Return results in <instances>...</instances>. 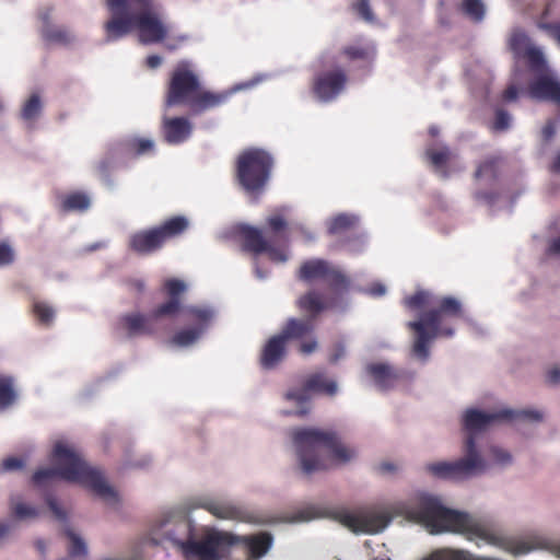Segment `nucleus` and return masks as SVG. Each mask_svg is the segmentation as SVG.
I'll return each mask as SVG.
<instances>
[{"mask_svg":"<svg viewBox=\"0 0 560 560\" xmlns=\"http://www.w3.org/2000/svg\"><path fill=\"white\" fill-rule=\"evenodd\" d=\"M393 510L407 520L423 525L431 534L457 533L468 540L480 539L486 544L503 547L514 555H525L533 549L526 541L505 538L469 514L444 506L433 495L417 494L408 501L395 503Z\"/></svg>","mask_w":560,"mask_h":560,"instance_id":"1","label":"nucleus"},{"mask_svg":"<svg viewBox=\"0 0 560 560\" xmlns=\"http://www.w3.org/2000/svg\"><path fill=\"white\" fill-rule=\"evenodd\" d=\"M524 420L538 422L542 420V413L537 410L501 409L497 412H483L477 409H468L463 419L464 429L468 432L465 441L464 458L455 462H440L428 465V470L440 478L465 479L487 468V464L476 448L475 433L483 431L495 421Z\"/></svg>","mask_w":560,"mask_h":560,"instance_id":"2","label":"nucleus"},{"mask_svg":"<svg viewBox=\"0 0 560 560\" xmlns=\"http://www.w3.org/2000/svg\"><path fill=\"white\" fill-rule=\"evenodd\" d=\"M112 19L105 25L106 40H117L136 28L142 44L163 42L168 27L155 0H106Z\"/></svg>","mask_w":560,"mask_h":560,"instance_id":"3","label":"nucleus"},{"mask_svg":"<svg viewBox=\"0 0 560 560\" xmlns=\"http://www.w3.org/2000/svg\"><path fill=\"white\" fill-rule=\"evenodd\" d=\"M292 441L305 475L326 471L337 464H347L357 455L355 450L345 445L332 430L296 429L292 433Z\"/></svg>","mask_w":560,"mask_h":560,"instance_id":"4","label":"nucleus"},{"mask_svg":"<svg viewBox=\"0 0 560 560\" xmlns=\"http://www.w3.org/2000/svg\"><path fill=\"white\" fill-rule=\"evenodd\" d=\"M51 462L54 467L42 468L34 472L32 480L36 486L47 481L61 479L74 482L90 489L104 499H113L116 493L106 482L103 474L91 467L73 447L63 442H57L52 448Z\"/></svg>","mask_w":560,"mask_h":560,"instance_id":"5","label":"nucleus"},{"mask_svg":"<svg viewBox=\"0 0 560 560\" xmlns=\"http://www.w3.org/2000/svg\"><path fill=\"white\" fill-rule=\"evenodd\" d=\"M233 93V90H202L196 66L190 60L182 59L170 73L165 105H188L192 115H199L226 104Z\"/></svg>","mask_w":560,"mask_h":560,"instance_id":"6","label":"nucleus"},{"mask_svg":"<svg viewBox=\"0 0 560 560\" xmlns=\"http://www.w3.org/2000/svg\"><path fill=\"white\" fill-rule=\"evenodd\" d=\"M341 304L342 301L337 296L325 299L318 291L310 290L296 301V306L300 311L305 312L307 317H291L287 319L280 334L288 342L290 340H299V351L304 355H308L318 349V341L314 336L316 317L326 310L337 307L345 310L346 306Z\"/></svg>","mask_w":560,"mask_h":560,"instance_id":"7","label":"nucleus"},{"mask_svg":"<svg viewBox=\"0 0 560 560\" xmlns=\"http://www.w3.org/2000/svg\"><path fill=\"white\" fill-rule=\"evenodd\" d=\"M463 316L462 303L453 296L442 298L436 307L423 313L418 320L409 322L407 327L415 332L412 353L418 359L427 361L430 357V342L436 337H452L454 329L443 326L446 317Z\"/></svg>","mask_w":560,"mask_h":560,"instance_id":"8","label":"nucleus"},{"mask_svg":"<svg viewBox=\"0 0 560 560\" xmlns=\"http://www.w3.org/2000/svg\"><path fill=\"white\" fill-rule=\"evenodd\" d=\"M187 290L183 280L176 278L166 279L163 283V292L168 300L158 305L151 313L130 312L118 318L117 328L126 337L152 336L156 332V320L164 317H174L182 310L180 295Z\"/></svg>","mask_w":560,"mask_h":560,"instance_id":"9","label":"nucleus"},{"mask_svg":"<svg viewBox=\"0 0 560 560\" xmlns=\"http://www.w3.org/2000/svg\"><path fill=\"white\" fill-rule=\"evenodd\" d=\"M273 160L265 150H245L236 161V179L247 192H259L269 180Z\"/></svg>","mask_w":560,"mask_h":560,"instance_id":"10","label":"nucleus"},{"mask_svg":"<svg viewBox=\"0 0 560 560\" xmlns=\"http://www.w3.org/2000/svg\"><path fill=\"white\" fill-rule=\"evenodd\" d=\"M236 541L237 538L229 533L215 532L201 540H194L191 537L186 542H180V549L188 560H220Z\"/></svg>","mask_w":560,"mask_h":560,"instance_id":"11","label":"nucleus"},{"mask_svg":"<svg viewBox=\"0 0 560 560\" xmlns=\"http://www.w3.org/2000/svg\"><path fill=\"white\" fill-rule=\"evenodd\" d=\"M299 278L305 282L324 280L336 293H345L350 288V279L339 268L318 258L304 261Z\"/></svg>","mask_w":560,"mask_h":560,"instance_id":"12","label":"nucleus"},{"mask_svg":"<svg viewBox=\"0 0 560 560\" xmlns=\"http://www.w3.org/2000/svg\"><path fill=\"white\" fill-rule=\"evenodd\" d=\"M179 313H184L189 320L195 323L189 328H184L175 332L170 339V345L185 348L194 345L205 332L214 316V312L209 307L187 306Z\"/></svg>","mask_w":560,"mask_h":560,"instance_id":"13","label":"nucleus"},{"mask_svg":"<svg viewBox=\"0 0 560 560\" xmlns=\"http://www.w3.org/2000/svg\"><path fill=\"white\" fill-rule=\"evenodd\" d=\"M192 524L184 513L171 514L162 518L153 529L152 541L160 544L162 540H170L180 548V542H186L192 537Z\"/></svg>","mask_w":560,"mask_h":560,"instance_id":"14","label":"nucleus"},{"mask_svg":"<svg viewBox=\"0 0 560 560\" xmlns=\"http://www.w3.org/2000/svg\"><path fill=\"white\" fill-rule=\"evenodd\" d=\"M238 235L242 240V249L255 256L266 253L275 262H284L288 255L284 249L276 247L270 240H266L261 231L249 225L238 228Z\"/></svg>","mask_w":560,"mask_h":560,"instance_id":"15","label":"nucleus"},{"mask_svg":"<svg viewBox=\"0 0 560 560\" xmlns=\"http://www.w3.org/2000/svg\"><path fill=\"white\" fill-rule=\"evenodd\" d=\"M348 75L342 68L318 73L313 81V93L322 102L335 100L345 89Z\"/></svg>","mask_w":560,"mask_h":560,"instance_id":"16","label":"nucleus"},{"mask_svg":"<svg viewBox=\"0 0 560 560\" xmlns=\"http://www.w3.org/2000/svg\"><path fill=\"white\" fill-rule=\"evenodd\" d=\"M336 518L352 532L376 533L385 528L389 520L383 514L338 511Z\"/></svg>","mask_w":560,"mask_h":560,"instance_id":"17","label":"nucleus"},{"mask_svg":"<svg viewBox=\"0 0 560 560\" xmlns=\"http://www.w3.org/2000/svg\"><path fill=\"white\" fill-rule=\"evenodd\" d=\"M530 97L560 105V81L550 71L539 73L528 85Z\"/></svg>","mask_w":560,"mask_h":560,"instance_id":"18","label":"nucleus"},{"mask_svg":"<svg viewBox=\"0 0 560 560\" xmlns=\"http://www.w3.org/2000/svg\"><path fill=\"white\" fill-rule=\"evenodd\" d=\"M368 375L380 390H389L401 380L402 373L388 363L375 362L365 366Z\"/></svg>","mask_w":560,"mask_h":560,"instance_id":"19","label":"nucleus"},{"mask_svg":"<svg viewBox=\"0 0 560 560\" xmlns=\"http://www.w3.org/2000/svg\"><path fill=\"white\" fill-rule=\"evenodd\" d=\"M288 341L279 332L271 336L262 347L259 363L265 370H272L278 366L287 355Z\"/></svg>","mask_w":560,"mask_h":560,"instance_id":"20","label":"nucleus"},{"mask_svg":"<svg viewBox=\"0 0 560 560\" xmlns=\"http://www.w3.org/2000/svg\"><path fill=\"white\" fill-rule=\"evenodd\" d=\"M164 246L155 226L138 231L129 238V248L139 255H150Z\"/></svg>","mask_w":560,"mask_h":560,"instance_id":"21","label":"nucleus"},{"mask_svg":"<svg viewBox=\"0 0 560 560\" xmlns=\"http://www.w3.org/2000/svg\"><path fill=\"white\" fill-rule=\"evenodd\" d=\"M191 124L185 117L165 118L163 121L164 139L170 144H179L191 135Z\"/></svg>","mask_w":560,"mask_h":560,"instance_id":"22","label":"nucleus"},{"mask_svg":"<svg viewBox=\"0 0 560 560\" xmlns=\"http://www.w3.org/2000/svg\"><path fill=\"white\" fill-rule=\"evenodd\" d=\"M200 506L217 518L233 521L245 518V512L242 509L226 501L205 500Z\"/></svg>","mask_w":560,"mask_h":560,"instance_id":"23","label":"nucleus"},{"mask_svg":"<svg viewBox=\"0 0 560 560\" xmlns=\"http://www.w3.org/2000/svg\"><path fill=\"white\" fill-rule=\"evenodd\" d=\"M189 228V220L185 215H174L161 224L155 225V229L165 245L168 241L182 236Z\"/></svg>","mask_w":560,"mask_h":560,"instance_id":"24","label":"nucleus"},{"mask_svg":"<svg viewBox=\"0 0 560 560\" xmlns=\"http://www.w3.org/2000/svg\"><path fill=\"white\" fill-rule=\"evenodd\" d=\"M122 153L127 158L136 159L154 153V141L149 138L132 137L121 144Z\"/></svg>","mask_w":560,"mask_h":560,"instance_id":"25","label":"nucleus"},{"mask_svg":"<svg viewBox=\"0 0 560 560\" xmlns=\"http://www.w3.org/2000/svg\"><path fill=\"white\" fill-rule=\"evenodd\" d=\"M306 388L311 393L323 394L326 396H335L338 390L336 381L328 378L324 372L310 374L306 378Z\"/></svg>","mask_w":560,"mask_h":560,"instance_id":"26","label":"nucleus"},{"mask_svg":"<svg viewBox=\"0 0 560 560\" xmlns=\"http://www.w3.org/2000/svg\"><path fill=\"white\" fill-rule=\"evenodd\" d=\"M91 206L90 197L83 191H73L61 198V210L63 212H83Z\"/></svg>","mask_w":560,"mask_h":560,"instance_id":"27","label":"nucleus"},{"mask_svg":"<svg viewBox=\"0 0 560 560\" xmlns=\"http://www.w3.org/2000/svg\"><path fill=\"white\" fill-rule=\"evenodd\" d=\"M359 219L352 214L341 213L332 218L328 225V233L330 235H341L343 233L352 232L358 225Z\"/></svg>","mask_w":560,"mask_h":560,"instance_id":"28","label":"nucleus"},{"mask_svg":"<svg viewBox=\"0 0 560 560\" xmlns=\"http://www.w3.org/2000/svg\"><path fill=\"white\" fill-rule=\"evenodd\" d=\"M42 37L47 43L68 45L73 37L70 32L63 27L51 25L46 22L40 31Z\"/></svg>","mask_w":560,"mask_h":560,"instance_id":"29","label":"nucleus"},{"mask_svg":"<svg viewBox=\"0 0 560 560\" xmlns=\"http://www.w3.org/2000/svg\"><path fill=\"white\" fill-rule=\"evenodd\" d=\"M523 57L526 59L528 67L535 77L545 71H550L548 68L544 54L536 47H528Z\"/></svg>","mask_w":560,"mask_h":560,"instance_id":"30","label":"nucleus"},{"mask_svg":"<svg viewBox=\"0 0 560 560\" xmlns=\"http://www.w3.org/2000/svg\"><path fill=\"white\" fill-rule=\"evenodd\" d=\"M271 536L269 534H259L246 538V545L254 558L262 557L271 546Z\"/></svg>","mask_w":560,"mask_h":560,"instance_id":"31","label":"nucleus"},{"mask_svg":"<svg viewBox=\"0 0 560 560\" xmlns=\"http://www.w3.org/2000/svg\"><path fill=\"white\" fill-rule=\"evenodd\" d=\"M268 226L273 233V235L269 238L270 242L275 245L277 242H282L283 244H287L289 242V237L287 233L284 232L287 228L285 220L280 215H273L270 217L267 220Z\"/></svg>","mask_w":560,"mask_h":560,"instance_id":"32","label":"nucleus"},{"mask_svg":"<svg viewBox=\"0 0 560 560\" xmlns=\"http://www.w3.org/2000/svg\"><path fill=\"white\" fill-rule=\"evenodd\" d=\"M32 313L42 325H50L55 318V310L44 301L35 300L32 304Z\"/></svg>","mask_w":560,"mask_h":560,"instance_id":"33","label":"nucleus"},{"mask_svg":"<svg viewBox=\"0 0 560 560\" xmlns=\"http://www.w3.org/2000/svg\"><path fill=\"white\" fill-rule=\"evenodd\" d=\"M42 110L39 95L33 94L23 105L21 116L24 120L31 121L37 118Z\"/></svg>","mask_w":560,"mask_h":560,"instance_id":"34","label":"nucleus"},{"mask_svg":"<svg viewBox=\"0 0 560 560\" xmlns=\"http://www.w3.org/2000/svg\"><path fill=\"white\" fill-rule=\"evenodd\" d=\"M462 11L476 22H480L485 16V5L481 0H464Z\"/></svg>","mask_w":560,"mask_h":560,"instance_id":"35","label":"nucleus"},{"mask_svg":"<svg viewBox=\"0 0 560 560\" xmlns=\"http://www.w3.org/2000/svg\"><path fill=\"white\" fill-rule=\"evenodd\" d=\"M404 304L410 310H420L431 304V294L424 290H418L412 295L404 299Z\"/></svg>","mask_w":560,"mask_h":560,"instance_id":"36","label":"nucleus"},{"mask_svg":"<svg viewBox=\"0 0 560 560\" xmlns=\"http://www.w3.org/2000/svg\"><path fill=\"white\" fill-rule=\"evenodd\" d=\"M425 155L435 168H441L450 161L451 151L447 147H443L441 149H428L425 151Z\"/></svg>","mask_w":560,"mask_h":560,"instance_id":"37","label":"nucleus"},{"mask_svg":"<svg viewBox=\"0 0 560 560\" xmlns=\"http://www.w3.org/2000/svg\"><path fill=\"white\" fill-rule=\"evenodd\" d=\"M498 163L499 160L497 158L485 160L478 165L475 172V178L479 179L487 176L495 179L498 177Z\"/></svg>","mask_w":560,"mask_h":560,"instance_id":"38","label":"nucleus"},{"mask_svg":"<svg viewBox=\"0 0 560 560\" xmlns=\"http://www.w3.org/2000/svg\"><path fill=\"white\" fill-rule=\"evenodd\" d=\"M15 399L13 383L10 377H0V407L11 405Z\"/></svg>","mask_w":560,"mask_h":560,"instance_id":"39","label":"nucleus"},{"mask_svg":"<svg viewBox=\"0 0 560 560\" xmlns=\"http://www.w3.org/2000/svg\"><path fill=\"white\" fill-rule=\"evenodd\" d=\"M67 536L70 540L69 555L72 557H79L86 555V546L84 541L75 535L73 532L68 530Z\"/></svg>","mask_w":560,"mask_h":560,"instance_id":"40","label":"nucleus"},{"mask_svg":"<svg viewBox=\"0 0 560 560\" xmlns=\"http://www.w3.org/2000/svg\"><path fill=\"white\" fill-rule=\"evenodd\" d=\"M114 166V159L110 156H106L102 159L97 165L96 171L101 178L105 182L106 185L112 186L113 179L110 178V171Z\"/></svg>","mask_w":560,"mask_h":560,"instance_id":"41","label":"nucleus"},{"mask_svg":"<svg viewBox=\"0 0 560 560\" xmlns=\"http://www.w3.org/2000/svg\"><path fill=\"white\" fill-rule=\"evenodd\" d=\"M15 261V250L10 243L0 242V267H7Z\"/></svg>","mask_w":560,"mask_h":560,"instance_id":"42","label":"nucleus"},{"mask_svg":"<svg viewBox=\"0 0 560 560\" xmlns=\"http://www.w3.org/2000/svg\"><path fill=\"white\" fill-rule=\"evenodd\" d=\"M511 49L517 55H524L528 46V38L523 33H515L510 39Z\"/></svg>","mask_w":560,"mask_h":560,"instance_id":"43","label":"nucleus"},{"mask_svg":"<svg viewBox=\"0 0 560 560\" xmlns=\"http://www.w3.org/2000/svg\"><path fill=\"white\" fill-rule=\"evenodd\" d=\"M510 124H511L510 114L504 109H501V108L497 109L492 129L494 131H504V130L509 129Z\"/></svg>","mask_w":560,"mask_h":560,"instance_id":"44","label":"nucleus"},{"mask_svg":"<svg viewBox=\"0 0 560 560\" xmlns=\"http://www.w3.org/2000/svg\"><path fill=\"white\" fill-rule=\"evenodd\" d=\"M311 390L306 388V381H304L301 388L290 389L285 394L288 400L295 401L298 404L306 402L310 399Z\"/></svg>","mask_w":560,"mask_h":560,"instance_id":"45","label":"nucleus"},{"mask_svg":"<svg viewBox=\"0 0 560 560\" xmlns=\"http://www.w3.org/2000/svg\"><path fill=\"white\" fill-rule=\"evenodd\" d=\"M342 52L350 60H365L370 57V50L361 46H347Z\"/></svg>","mask_w":560,"mask_h":560,"instance_id":"46","label":"nucleus"},{"mask_svg":"<svg viewBox=\"0 0 560 560\" xmlns=\"http://www.w3.org/2000/svg\"><path fill=\"white\" fill-rule=\"evenodd\" d=\"M12 512L16 518L23 520L28 517H35L37 512L34 508L28 506L24 503H15L12 506Z\"/></svg>","mask_w":560,"mask_h":560,"instance_id":"47","label":"nucleus"},{"mask_svg":"<svg viewBox=\"0 0 560 560\" xmlns=\"http://www.w3.org/2000/svg\"><path fill=\"white\" fill-rule=\"evenodd\" d=\"M354 10L365 21H372L373 20V13L370 8L369 0H359L354 5Z\"/></svg>","mask_w":560,"mask_h":560,"instance_id":"48","label":"nucleus"},{"mask_svg":"<svg viewBox=\"0 0 560 560\" xmlns=\"http://www.w3.org/2000/svg\"><path fill=\"white\" fill-rule=\"evenodd\" d=\"M490 453L497 464L505 465V464L511 463L512 457H511L510 453H508L504 450L493 446L490 448Z\"/></svg>","mask_w":560,"mask_h":560,"instance_id":"49","label":"nucleus"},{"mask_svg":"<svg viewBox=\"0 0 560 560\" xmlns=\"http://www.w3.org/2000/svg\"><path fill=\"white\" fill-rule=\"evenodd\" d=\"M24 463L22 459L18 457H8L2 460L0 470L1 471H10L23 468Z\"/></svg>","mask_w":560,"mask_h":560,"instance_id":"50","label":"nucleus"},{"mask_svg":"<svg viewBox=\"0 0 560 560\" xmlns=\"http://www.w3.org/2000/svg\"><path fill=\"white\" fill-rule=\"evenodd\" d=\"M345 354H346V346H345L343 342L338 341L331 348V351H330V354H329V362L335 364L341 358H343Z\"/></svg>","mask_w":560,"mask_h":560,"instance_id":"51","label":"nucleus"},{"mask_svg":"<svg viewBox=\"0 0 560 560\" xmlns=\"http://www.w3.org/2000/svg\"><path fill=\"white\" fill-rule=\"evenodd\" d=\"M188 40L187 35H178L173 38H171L168 42L164 44V47L168 51H174L182 47L186 42Z\"/></svg>","mask_w":560,"mask_h":560,"instance_id":"52","label":"nucleus"},{"mask_svg":"<svg viewBox=\"0 0 560 560\" xmlns=\"http://www.w3.org/2000/svg\"><path fill=\"white\" fill-rule=\"evenodd\" d=\"M540 27L547 31L560 44V23H544Z\"/></svg>","mask_w":560,"mask_h":560,"instance_id":"53","label":"nucleus"},{"mask_svg":"<svg viewBox=\"0 0 560 560\" xmlns=\"http://www.w3.org/2000/svg\"><path fill=\"white\" fill-rule=\"evenodd\" d=\"M474 197L477 201L486 202L489 205H492L497 199V195L491 191H476Z\"/></svg>","mask_w":560,"mask_h":560,"instance_id":"54","label":"nucleus"},{"mask_svg":"<svg viewBox=\"0 0 560 560\" xmlns=\"http://www.w3.org/2000/svg\"><path fill=\"white\" fill-rule=\"evenodd\" d=\"M48 506L58 520H66L65 511L59 506L54 498H48Z\"/></svg>","mask_w":560,"mask_h":560,"instance_id":"55","label":"nucleus"},{"mask_svg":"<svg viewBox=\"0 0 560 560\" xmlns=\"http://www.w3.org/2000/svg\"><path fill=\"white\" fill-rule=\"evenodd\" d=\"M517 95L518 89L512 84L504 90L502 98L504 102H513L517 98Z\"/></svg>","mask_w":560,"mask_h":560,"instance_id":"56","label":"nucleus"},{"mask_svg":"<svg viewBox=\"0 0 560 560\" xmlns=\"http://www.w3.org/2000/svg\"><path fill=\"white\" fill-rule=\"evenodd\" d=\"M556 133V127H555V124L552 121H548L542 130H541V135H542V138L544 140L546 141H549L552 139V137L555 136Z\"/></svg>","mask_w":560,"mask_h":560,"instance_id":"57","label":"nucleus"},{"mask_svg":"<svg viewBox=\"0 0 560 560\" xmlns=\"http://www.w3.org/2000/svg\"><path fill=\"white\" fill-rule=\"evenodd\" d=\"M163 62L162 57L159 55H150L145 59V66L150 69H156L159 68Z\"/></svg>","mask_w":560,"mask_h":560,"instance_id":"58","label":"nucleus"},{"mask_svg":"<svg viewBox=\"0 0 560 560\" xmlns=\"http://www.w3.org/2000/svg\"><path fill=\"white\" fill-rule=\"evenodd\" d=\"M547 382L551 385H556L560 382V369L555 366L547 373Z\"/></svg>","mask_w":560,"mask_h":560,"instance_id":"59","label":"nucleus"},{"mask_svg":"<svg viewBox=\"0 0 560 560\" xmlns=\"http://www.w3.org/2000/svg\"><path fill=\"white\" fill-rule=\"evenodd\" d=\"M386 288L381 283H374L370 287L369 292L373 296H382L385 294Z\"/></svg>","mask_w":560,"mask_h":560,"instance_id":"60","label":"nucleus"},{"mask_svg":"<svg viewBox=\"0 0 560 560\" xmlns=\"http://www.w3.org/2000/svg\"><path fill=\"white\" fill-rule=\"evenodd\" d=\"M378 470L382 474H389L396 470V466L392 463L384 462L380 464Z\"/></svg>","mask_w":560,"mask_h":560,"instance_id":"61","label":"nucleus"},{"mask_svg":"<svg viewBox=\"0 0 560 560\" xmlns=\"http://www.w3.org/2000/svg\"><path fill=\"white\" fill-rule=\"evenodd\" d=\"M548 250L550 254L560 255V236L551 242Z\"/></svg>","mask_w":560,"mask_h":560,"instance_id":"62","label":"nucleus"},{"mask_svg":"<svg viewBox=\"0 0 560 560\" xmlns=\"http://www.w3.org/2000/svg\"><path fill=\"white\" fill-rule=\"evenodd\" d=\"M130 285L139 293L144 290V282L141 280H133L130 282Z\"/></svg>","mask_w":560,"mask_h":560,"instance_id":"63","label":"nucleus"},{"mask_svg":"<svg viewBox=\"0 0 560 560\" xmlns=\"http://www.w3.org/2000/svg\"><path fill=\"white\" fill-rule=\"evenodd\" d=\"M553 170L560 171V153L558 154V156L556 158V160L553 162Z\"/></svg>","mask_w":560,"mask_h":560,"instance_id":"64","label":"nucleus"}]
</instances>
